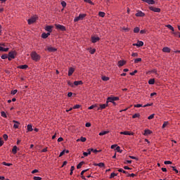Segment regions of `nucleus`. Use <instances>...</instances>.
I'll return each instance as SVG.
<instances>
[{"label":"nucleus","mask_w":180,"mask_h":180,"mask_svg":"<svg viewBox=\"0 0 180 180\" xmlns=\"http://www.w3.org/2000/svg\"><path fill=\"white\" fill-rule=\"evenodd\" d=\"M116 101H119V97L117 96H110L107 98V103L109 105V102L112 103L113 106H116L117 103H116Z\"/></svg>","instance_id":"nucleus-1"},{"label":"nucleus","mask_w":180,"mask_h":180,"mask_svg":"<svg viewBox=\"0 0 180 180\" xmlns=\"http://www.w3.org/2000/svg\"><path fill=\"white\" fill-rule=\"evenodd\" d=\"M30 56L33 61H39L40 60V55L37 54L36 51H32L30 54Z\"/></svg>","instance_id":"nucleus-2"},{"label":"nucleus","mask_w":180,"mask_h":180,"mask_svg":"<svg viewBox=\"0 0 180 180\" xmlns=\"http://www.w3.org/2000/svg\"><path fill=\"white\" fill-rule=\"evenodd\" d=\"M16 56V51H12L11 52L8 53V61H11V60H13V58H15V56Z\"/></svg>","instance_id":"nucleus-3"},{"label":"nucleus","mask_w":180,"mask_h":180,"mask_svg":"<svg viewBox=\"0 0 180 180\" xmlns=\"http://www.w3.org/2000/svg\"><path fill=\"white\" fill-rule=\"evenodd\" d=\"M86 16V14H79V16L74 18V22H79V20H84V18Z\"/></svg>","instance_id":"nucleus-4"},{"label":"nucleus","mask_w":180,"mask_h":180,"mask_svg":"<svg viewBox=\"0 0 180 180\" xmlns=\"http://www.w3.org/2000/svg\"><path fill=\"white\" fill-rule=\"evenodd\" d=\"M55 26L56 29H58V30H61L62 32H65V30H67V29L65 28V26L64 25H61L60 24H56Z\"/></svg>","instance_id":"nucleus-5"},{"label":"nucleus","mask_w":180,"mask_h":180,"mask_svg":"<svg viewBox=\"0 0 180 180\" xmlns=\"http://www.w3.org/2000/svg\"><path fill=\"white\" fill-rule=\"evenodd\" d=\"M109 106L108 101L105 104H101L100 107L97 108V110H103V109H106Z\"/></svg>","instance_id":"nucleus-6"},{"label":"nucleus","mask_w":180,"mask_h":180,"mask_svg":"<svg viewBox=\"0 0 180 180\" xmlns=\"http://www.w3.org/2000/svg\"><path fill=\"white\" fill-rule=\"evenodd\" d=\"M36 20H37V17L33 16L31 18L28 19L27 23H28V25H32V23H34V22H36Z\"/></svg>","instance_id":"nucleus-7"},{"label":"nucleus","mask_w":180,"mask_h":180,"mask_svg":"<svg viewBox=\"0 0 180 180\" xmlns=\"http://www.w3.org/2000/svg\"><path fill=\"white\" fill-rule=\"evenodd\" d=\"M135 15L136 16V18H144V16H146V13H144L141 11H138Z\"/></svg>","instance_id":"nucleus-8"},{"label":"nucleus","mask_w":180,"mask_h":180,"mask_svg":"<svg viewBox=\"0 0 180 180\" xmlns=\"http://www.w3.org/2000/svg\"><path fill=\"white\" fill-rule=\"evenodd\" d=\"M150 11H153V12H156L157 13H160L161 12V8H155L153 6L149 7Z\"/></svg>","instance_id":"nucleus-9"},{"label":"nucleus","mask_w":180,"mask_h":180,"mask_svg":"<svg viewBox=\"0 0 180 180\" xmlns=\"http://www.w3.org/2000/svg\"><path fill=\"white\" fill-rule=\"evenodd\" d=\"M120 134H124V136H134V133L130 132L129 131H121Z\"/></svg>","instance_id":"nucleus-10"},{"label":"nucleus","mask_w":180,"mask_h":180,"mask_svg":"<svg viewBox=\"0 0 180 180\" xmlns=\"http://www.w3.org/2000/svg\"><path fill=\"white\" fill-rule=\"evenodd\" d=\"M47 51H49V53H54V52L57 51V49L54 48L53 46H48Z\"/></svg>","instance_id":"nucleus-11"},{"label":"nucleus","mask_w":180,"mask_h":180,"mask_svg":"<svg viewBox=\"0 0 180 180\" xmlns=\"http://www.w3.org/2000/svg\"><path fill=\"white\" fill-rule=\"evenodd\" d=\"M133 46H136V47H143L144 46V42L143 41H138L136 44H133Z\"/></svg>","instance_id":"nucleus-12"},{"label":"nucleus","mask_w":180,"mask_h":180,"mask_svg":"<svg viewBox=\"0 0 180 180\" xmlns=\"http://www.w3.org/2000/svg\"><path fill=\"white\" fill-rule=\"evenodd\" d=\"M99 40H101L99 37H91V43H97Z\"/></svg>","instance_id":"nucleus-13"},{"label":"nucleus","mask_w":180,"mask_h":180,"mask_svg":"<svg viewBox=\"0 0 180 180\" xmlns=\"http://www.w3.org/2000/svg\"><path fill=\"white\" fill-rule=\"evenodd\" d=\"M75 71V68H70L69 70H68V77H71V75H72V74H74Z\"/></svg>","instance_id":"nucleus-14"},{"label":"nucleus","mask_w":180,"mask_h":180,"mask_svg":"<svg viewBox=\"0 0 180 180\" xmlns=\"http://www.w3.org/2000/svg\"><path fill=\"white\" fill-rule=\"evenodd\" d=\"M45 30L46 32H49V33H51V32H53V26L51 25H47L46 27H45Z\"/></svg>","instance_id":"nucleus-15"},{"label":"nucleus","mask_w":180,"mask_h":180,"mask_svg":"<svg viewBox=\"0 0 180 180\" xmlns=\"http://www.w3.org/2000/svg\"><path fill=\"white\" fill-rule=\"evenodd\" d=\"M13 122L15 123L13 124L14 129H19V125L20 124V123L16 120H13Z\"/></svg>","instance_id":"nucleus-16"},{"label":"nucleus","mask_w":180,"mask_h":180,"mask_svg":"<svg viewBox=\"0 0 180 180\" xmlns=\"http://www.w3.org/2000/svg\"><path fill=\"white\" fill-rule=\"evenodd\" d=\"M153 133V131L150 129H145L144 130V134L143 136H148L150 134H151Z\"/></svg>","instance_id":"nucleus-17"},{"label":"nucleus","mask_w":180,"mask_h":180,"mask_svg":"<svg viewBox=\"0 0 180 180\" xmlns=\"http://www.w3.org/2000/svg\"><path fill=\"white\" fill-rule=\"evenodd\" d=\"M49 36H50V32H47V33L44 32L41 34L42 39H47V37H49Z\"/></svg>","instance_id":"nucleus-18"},{"label":"nucleus","mask_w":180,"mask_h":180,"mask_svg":"<svg viewBox=\"0 0 180 180\" xmlns=\"http://www.w3.org/2000/svg\"><path fill=\"white\" fill-rule=\"evenodd\" d=\"M18 68H20V70H26L27 68H29V66L27 65H21L18 66Z\"/></svg>","instance_id":"nucleus-19"},{"label":"nucleus","mask_w":180,"mask_h":180,"mask_svg":"<svg viewBox=\"0 0 180 180\" xmlns=\"http://www.w3.org/2000/svg\"><path fill=\"white\" fill-rule=\"evenodd\" d=\"M162 51L163 53H171V49L166 46L162 49Z\"/></svg>","instance_id":"nucleus-20"},{"label":"nucleus","mask_w":180,"mask_h":180,"mask_svg":"<svg viewBox=\"0 0 180 180\" xmlns=\"http://www.w3.org/2000/svg\"><path fill=\"white\" fill-rule=\"evenodd\" d=\"M124 64H126L125 60H119L118 61V67H123V65H124Z\"/></svg>","instance_id":"nucleus-21"},{"label":"nucleus","mask_w":180,"mask_h":180,"mask_svg":"<svg viewBox=\"0 0 180 180\" xmlns=\"http://www.w3.org/2000/svg\"><path fill=\"white\" fill-rule=\"evenodd\" d=\"M77 141H82V143H85V141H86V138L81 136L80 139H77Z\"/></svg>","instance_id":"nucleus-22"},{"label":"nucleus","mask_w":180,"mask_h":180,"mask_svg":"<svg viewBox=\"0 0 180 180\" xmlns=\"http://www.w3.org/2000/svg\"><path fill=\"white\" fill-rule=\"evenodd\" d=\"M94 165H95L96 167H100V168H103V167H105V163H103V162H100V163L94 164Z\"/></svg>","instance_id":"nucleus-23"},{"label":"nucleus","mask_w":180,"mask_h":180,"mask_svg":"<svg viewBox=\"0 0 180 180\" xmlns=\"http://www.w3.org/2000/svg\"><path fill=\"white\" fill-rule=\"evenodd\" d=\"M84 83L82 82V81H75L74 82V85H75L76 86L78 85H82Z\"/></svg>","instance_id":"nucleus-24"},{"label":"nucleus","mask_w":180,"mask_h":180,"mask_svg":"<svg viewBox=\"0 0 180 180\" xmlns=\"http://www.w3.org/2000/svg\"><path fill=\"white\" fill-rule=\"evenodd\" d=\"M27 131H33V127L32 124H28L27 127Z\"/></svg>","instance_id":"nucleus-25"},{"label":"nucleus","mask_w":180,"mask_h":180,"mask_svg":"<svg viewBox=\"0 0 180 180\" xmlns=\"http://www.w3.org/2000/svg\"><path fill=\"white\" fill-rule=\"evenodd\" d=\"M12 153L13 154H16L18 153V146H14L13 149H12Z\"/></svg>","instance_id":"nucleus-26"},{"label":"nucleus","mask_w":180,"mask_h":180,"mask_svg":"<svg viewBox=\"0 0 180 180\" xmlns=\"http://www.w3.org/2000/svg\"><path fill=\"white\" fill-rule=\"evenodd\" d=\"M148 84H149V85H154V84H155V79H149Z\"/></svg>","instance_id":"nucleus-27"},{"label":"nucleus","mask_w":180,"mask_h":180,"mask_svg":"<svg viewBox=\"0 0 180 180\" xmlns=\"http://www.w3.org/2000/svg\"><path fill=\"white\" fill-rule=\"evenodd\" d=\"M109 133V131H102L98 134L99 136H105V134H108Z\"/></svg>","instance_id":"nucleus-28"},{"label":"nucleus","mask_w":180,"mask_h":180,"mask_svg":"<svg viewBox=\"0 0 180 180\" xmlns=\"http://www.w3.org/2000/svg\"><path fill=\"white\" fill-rule=\"evenodd\" d=\"M105 15H106V13L103 11L98 12V16H100V18H105Z\"/></svg>","instance_id":"nucleus-29"},{"label":"nucleus","mask_w":180,"mask_h":180,"mask_svg":"<svg viewBox=\"0 0 180 180\" xmlns=\"http://www.w3.org/2000/svg\"><path fill=\"white\" fill-rule=\"evenodd\" d=\"M84 164H85V162H80L77 166V169H79V168H81Z\"/></svg>","instance_id":"nucleus-30"},{"label":"nucleus","mask_w":180,"mask_h":180,"mask_svg":"<svg viewBox=\"0 0 180 180\" xmlns=\"http://www.w3.org/2000/svg\"><path fill=\"white\" fill-rule=\"evenodd\" d=\"M9 50V48H4L2 46H0V51H8Z\"/></svg>","instance_id":"nucleus-31"},{"label":"nucleus","mask_w":180,"mask_h":180,"mask_svg":"<svg viewBox=\"0 0 180 180\" xmlns=\"http://www.w3.org/2000/svg\"><path fill=\"white\" fill-rule=\"evenodd\" d=\"M146 4H148V5H154V4H155V1L154 0H148Z\"/></svg>","instance_id":"nucleus-32"},{"label":"nucleus","mask_w":180,"mask_h":180,"mask_svg":"<svg viewBox=\"0 0 180 180\" xmlns=\"http://www.w3.org/2000/svg\"><path fill=\"white\" fill-rule=\"evenodd\" d=\"M94 108H98V105H96V104L92 105L89 106V107L88 108V109H89V110H92V109H94Z\"/></svg>","instance_id":"nucleus-33"},{"label":"nucleus","mask_w":180,"mask_h":180,"mask_svg":"<svg viewBox=\"0 0 180 180\" xmlns=\"http://www.w3.org/2000/svg\"><path fill=\"white\" fill-rule=\"evenodd\" d=\"M118 172H122L123 174H125L126 175H129V172H127L122 169H119Z\"/></svg>","instance_id":"nucleus-34"},{"label":"nucleus","mask_w":180,"mask_h":180,"mask_svg":"<svg viewBox=\"0 0 180 180\" xmlns=\"http://www.w3.org/2000/svg\"><path fill=\"white\" fill-rule=\"evenodd\" d=\"M139 32H140V27H136L134 29V33H139Z\"/></svg>","instance_id":"nucleus-35"},{"label":"nucleus","mask_w":180,"mask_h":180,"mask_svg":"<svg viewBox=\"0 0 180 180\" xmlns=\"http://www.w3.org/2000/svg\"><path fill=\"white\" fill-rule=\"evenodd\" d=\"M95 51H96V49L91 48L89 49L90 54H95Z\"/></svg>","instance_id":"nucleus-36"},{"label":"nucleus","mask_w":180,"mask_h":180,"mask_svg":"<svg viewBox=\"0 0 180 180\" xmlns=\"http://www.w3.org/2000/svg\"><path fill=\"white\" fill-rule=\"evenodd\" d=\"M134 63L135 64H137L138 63H141V58H136V59H134Z\"/></svg>","instance_id":"nucleus-37"},{"label":"nucleus","mask_w":180,"mask_h":180,"mask_svg":"<svg viewBox=\"0 0 180 180\" xmlns=\"http://www.w3.org/2000/svg\"><path fill=\"white\" fill-rule=\"evenodd\" d=\"M115 176H117V174L112 172L110 176V179H112V178H115Z\"/></svg>","instance_id":"nucleus-38"},{"label":"nucleus","mask_w":180,"mask_h":180,"mask_svg":"<svg viewBox=\"0 0 180 180\" xmlns=\"http://www.w3.org/2000/svg\"><path fill=\"white\" fill-rule=\"evenodd\" d=\"M166 27H168V29H169L170 30H172V32H174V27H172V25H166Z\"/></svg>","instance_id":"nucleus-39"},{"label":"nucleus","mask_w":180,"mask_h":180,"mask_svg":"<svg viewBox=\"0 0 180 180\" xmlns=\"http://www.w3.org/2000/svg\"><path fill=\"white\" fill-rule=\"evenodd\" d=\"M168 124H169V122H168V121H166V122H165L164 123H163V124H162V129H165V127H167V126H168Z\"/></svg>","instance_id":"nucleus-40"},{"label":"nucleus","mask_w":180,"mask_h":180,"mask_svg":"<svg viewBox=\"0 0 180 180\" xmlns=\"http://www.w3.org/2000/svg\"><path fill=\"white\" fill-rule=\"evenodd\" d=\"M136 117H140V114L135 113L134 115H132V119H136Z\"/></svg>","instance_id":"nucleus-41"},{"label":"nucleus","mask_w":180,"mask_h":180,"mask_svg":"<svg viewBox=\"0 0 180 180\" xmlns=\"http://www.w3.org/2000/svg\"><path fill=\"white\" fill-rule=\"evenodd\" d=\"M101 79H102L103 81H109V77H106V76H103V77H101Z\"/></svg>","instance_id":"nucleus-42"},{"label":"nucleus","mask_w":180,"mask_h":180,"mask_svg":"<svg viewBox=\"0 0 180 180\" xmlns=\"http://www.w3.org/2000/svg\"><path fill=\"white\" fill-rule=\"evenodd\" d=\"M1 116L2 117H5V118L7 117L6 113L5 112V111L1 112Z\"/></svg>","instance_id":"nucleus-43"},{"label":"nucleus","mask_w":180,"mask_h":180,"mask_svg":"<svg viewBox=\"0 0 180 180\" xmlns=\"http://www.w3.org/2000/svg\"><path fill=\"white\" fill-rule=\"evenodd\" d=\"M90 150H91L93 153H101V151H102V150H98L94 149V148H90Z\"/></svg>","instance_id":"nucleus-44"},{"label":"nucleus","mask_w":180,"mask_h":180,"mask_svg":"<svg viewBox=\"0 0 180 180\" xmlns=\"http://www.w3.org/2000/svg\"><path fill=\"white\" fill-rule=\"evenodd\" d=\"M122 30H124V32H129L130 31V28L126 27H122Z\"/></svg>","instance_id":"nucleus-45"},{"label":"nucleus","mask_w":180,"mask_h":180,"mask_svg":"<svg viewBox=\"0 0 180 180\" xmlns=\"http://www.w3.org/2000/svg\"><path fill=\"white\" fill-rule=\"evenodd\" d=\"M2 164H3V165H5L6 167H11V165H12V164L6 163V162H3Z\"/></svg>","instance_id":"nucleus-46"},{"label":"nucleus","mask_w":180,"mask_h":180,"mask_svg":"<svg viewBox=\"0 0 180 180\" xmlns=\"http://www.w3.org/2000/svg\"><path fill=\"white\" fill-rule=\"evenodd\" d=\"M172 168L173 171H174L176 172V174L179 173V171H178V169H176V167L172 166Z\"/></svg>","instance_id":"nucleus-47"},{"label":"nucleus","mask_w":180,"mask_h":180,"mask_svg":"<svg viewBox=\"0 0 180 180\" xmlns=\"http://www.w3.org/2000/svg\"><path fill=\"white\" fill-rule=\"evenodd\" d=\"M79 108H81V105L79 104H77L73 106V109H79Z\"/></svg>","instance_id":"nucleus-48"},{"label":"nucleus","mask_w":180,"mask_h":180,"mask_svg":"<svg viewBox=\"0 0 180 180\" xmlns=\"http://www.w3.org/2000/svg\"><path fill=\"white\" fill-rule=\"evenodd\" d=\"M68 85H69V86H71L72 88H74V84L70 81L68 82Z\"/></svg>","instance_id":"nucleus-49"},{"label":"nucleus","mask_w":180,"mask_h":180,"mask_svg":"<svg viewBox=\"0 0 180 180\" xmlns=\"http://www.w3.org/2000/svg\"><path fill=\"white\" fill-rule=\"evenodd\" d=\"M60 4H61L63 8H65V6H67V3L64 1H62Z\"/></svg>","instance_id":"nucleus-50"},{"label":"nucleus","mask_w":180,"mask_h":180,"mask_svg":"<svg viewBox=\"0 0 180 180\" xmlns=\"http://www.w3.org/2000/svg\"><path fill=\"white\" fill-rule=\"evenodd\" d=\"M84 2H86L87 4H90V5H94V2L91 0H84Z\"/></svg>","instance_id":"nucleus-51"},{"label":"nucleus","mask_w":180,"mask_h":180,"mask_svg":"<svg viewBox=\"0 0 180 180\" xmlns=\"http://www.w3.org/2000/svg\"><path fill=\"white\" fill-rule=\"evenodd\" d=\"M1 58H2V60H6V58H8V55H6V54L2 55Z\"/></svg>","instance_id":"nucleus-52"},{"label":"nucleus","mask_w":180,"mask_h":180,"mask_svg":"<svg viewBox=\"0 0 180 180\" xmlns=\"http://www.w3.org/2000/svg\"><path fill=\"white\" fill-rule=\"evenodd\" d=\"M134 106V108H143V105L141 104H136Z\"/></svg>","instance_id":"nucleus-53"},{"label":"nucleus","mask_w":180,"mask_h":180,"mask_svg":"<svg viewBox=\"0 0 180 180\" xmlns=\"http://www.w3.org/2000/svg\"><path fill=\"white\" fill-rule=\"evenodd\" d=\"M165 165H168L169 164H172V162L167 160L164 162Z\"/></svg>","instance_id":"nucleus-54"},{"label":"nucleus","mask_w":180,"mask_h":180,"mask_svg":"<svg viewBox=\"0 0 180 180\" xmlns=\"http://www.w3.org/2000/svg\"><path fill=\"white\" fill-rule=\"evenodd\" d=\"M18 94V90L15 89L11 91V95H16Z\"/></svg>","instance_id":"nucleus-55"},{"label":"nucleus","mask_w":180,"mask_h":180,"mask_svg":"<svg viewBox=\"0 0 180 180\" xmlns=\"http://www.w3.org/2000/svg\"><path fill=\"white\" fill-rule=\"evenodd\" d=\"M131 57H139V53H132Z\"/></svg>","instance_id":"nucleus-56"},{"label":"nucleus","mask_w":180,"mask_h":180,"mask_svg":"<svg viewBox=\"0 0 180 180\" xmlns=\"http://www.w3.org/2000/svg\"><path fill=\"white\" fill-rule=\"evenodd\" d=\"M33 179L34 180H41V177H40V176H34Z\"/></svg>","instance_id":"nucleus-57"},{"label":"nucleus","mask_w":180,"mask_h":180,"mask_svg":"<svg viewBox=\"0 0 180 180\" xmlns=\"http://www.w3.org/2000/svg\"><path fill=\"white\" fill-rule=\"evenodd\" d=\"M3 138L4 139V140L6 141V140H8V134H5L3 135Z\"/></svg>","instance_id":"nucleus-58"},{"label":"nucleus","mask_w":180,"mask_h":180,"mask_svg":"<svg viewBox=\"0 0 180 180\" xmlns=\"http://www.w3.org/2000/svg\"><path fill=\"white\" fill-rule=\"evenodd\" d=\"M86 171H88V169L82 171L80 173V175L84 176V174H85V172H86Z\"/></svg>","instance_id":"nucleus-59"},{"label":"nucleus","mask_w":180,"mask_h":180,"mask_svg":"<svg viewBox=\"0 0 180 180\" xmlns=\"http://www.w3.org/2000/svg\"><path fill=\"white\" fill-rule=\"evenodd\" d=\"M148 119L149 120H151V119H154V114L150 115L148 117Z\"/></svg>","instance_id":"nucleus-60"},{"label":"nucleus","mask_w":180,"mask_h":180,"mask_svg":"<svg viewBox=\"0 0 180 180\" xmlns=\"http://www.w3.org/2000/svg\"><path fill=\"white\" fill-rule=\"evenodd\" d=\"M116 150L118 153H122V150H120V146H117Z\"/></svg>","instance_id":"nucleus-61"},{"label":"nucleus","mask_w":180,"mask_h":180,"mask_svg":"<svg viewBox=\"0 0 180 180\" xmlns=\"http://www.w3.org/2000/svg\"><path fill=\"white\" fill-rule=\"evenodd\" d=\"M134 74H137V70H135L134 72L129 73L130 75H134Z\"/></svg>","instance_id":"nucleus-62"},{"label":"nucleus","mask_w":180,"mask_h":180,"mask_svg":"<svg viewBox=\"0 0 180 180\" xmlns=\"http://www.w3.org/2000/svg\"><path fill=\"white\" fill-rule=\"evenodd\" d=\"M131 160H125L124 162V163H125V164H131Z\"/></svg>","instance_id":"nucleus-63"},{"label":"nucleus","mask_w":180,"mask_h":180,"mask_svg":"<svg viewBox=\"0 0 180 180\" xmlns=\"http://www.w3.org/2000/svg\"><path fill=\"white\" fill-rule=\"evenodd\" d=\"M86 127H91V123L87 122L85 124Z\"/></svg>","instance_id":"nucleus-64"}]
</instances>
